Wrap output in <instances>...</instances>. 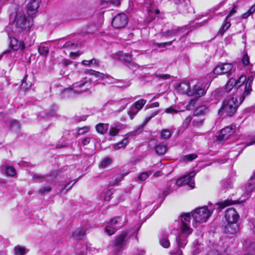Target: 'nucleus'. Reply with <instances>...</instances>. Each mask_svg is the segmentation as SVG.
<instances>
[{
	"mask_svg": "<svg viewBox=\"0 0 255 255\" xmlns=\"http://www.w3.org/2000/svg\"><path fill=\"white\" fill-rule=\"evenodd\" d=\"M231 26V23L230 21H228V19L225 20L224 21L223 25L222 27L220 28L219 31L221 35H222Z\"/></svg>",
	"mask_w": 255,
	"mask_h": 255,
	"instance_id": "37",
	"label": "nucleus"
},
{
	"mask_svg": "<svg viewBox=\"0 0 255 255\" xmlns=\"http://www.w3.org/2000/svg\"><path fill=\"white\" fill-rule=\"evenodd\" d=\"M121 129V127L119 125H116L114 127H111L109 130V134L113 137L117 135Z\"/></svg>",
	"mask_w": 255,
	"mask_h": 255,
	"instance_id": "34",
	"label": "nucleus"
},
{
	"mask_svg": "<svg viewBox=\"0 0 255 255\" xmlns=\"http://www.w3.org/2000/svg\"><path fill=\"white\" fill-rule=\"evenodd\" d=\"M167 150V145L163 143L156 144L155 147V152L159 155H163Z\"/></svg>",
	"mask_w": 255,
	"mask_h": 255,
	"instance_id": "27",
	"label": "nucleus"
},
{
	"mask_svg": "<svg viewBox=\"0 0 255 255\" xmlns=\"http://www.w3.org/2000/svg\"><path fill=\"white\" fill-rule=\"evenodd\" d=\"M128 22V18L126 14L121 13L116 15L113 19L112 25L117 29L124 27Z\"/></svg>",
	"mask_w": 255,
	"mask_h": 255,
	"instance_id": "8",
	"label": "nucleus"
},
{
	"mask_svg": "<svg viewBox=\"0 0 255 255\" xmlns=\"http://www.w3.org/2000/svg\"><path fill=\"white\" fill-rule=\"evenodd\" d=\"M192 91H193L194 92L192 96H195L196 97H201L205 94V91L204 89L200 88L199 86L197 85L193 87Z\"/></svg>",
	"mask_w": 255,
	"mask_h": 255,
	"instance_id": "30",
	"label": "nucleus"
},
{
	"mask_svg": "<svg viewBox=\"0 0 255 255\" xmlns=\"http://www.w3.org/2000/svg\"><path fill=\"white\" fill-rule=\"evenodd\" d=\"M119 229L120 227L113 226L108 223V225L105 228V232L108 235L112 236Z\"/></svg>",
	"mask_w": 255,
	"mask_h": 255,
	"instance_id": "28",
	"label": "nucleus"
},
{
	"mask_svg": "<svg viewBox=\"0 0 255 255\" xmlns=\"http://www.w3.org/2000/svg\"><path fill=\"white\" fill-rule=\"evenodd\" d=\"M248 11L249 13L252 14L255 11V4H253L250 8L249 9Z\"/></svg>",
	"mask_w": 255,
	"mask_h": 255,
	"instance_id": "64",
	"label": "nucleus"
},
{
	"mask_svg": "<svg viewBox=\"0 0 255 255\" xmlns=\"http://www.w3.org/2000/svg\"><path fill=\"white\" fill-rule=\"evenodd\" d=\"M193 245H194V250H195V251H196L197 253H198L199 251H198V242L197 241H195L194 242H193Z\"/></svg>",
	"mask_w": 255,
	"mask_h": 255,
	"instance_id": "63",
	"label": "nucleus"
},
{
	"mask_svg": "<svg viewBox=\"0 0 255 255\" xmlns=\"http://www.w3.org/2000/svg\"><path fill=\"white\" fill-rule=\"evenodd\" d=\"M242 63L245 65H248L250 64V58L247 54H245L242 59Z\"/></svg>",
	"mask_w": 255,
	"mask_h": 255,
	"instance_id": "55",
	"label": "nucleus"
},
{
	"mask_svg": "<svg viewBox=\"0 0 255 255\" xmlns=\"http://www.w3.org/2000/svg\"><path fill=\"white\" fill-rule=\"evenodd\" d=\"M10 125H11V128H13L14 127H15L16 130H18L19 129V127H20L19 123L18 121H17V120H12L10 123Z\"/></svg>",
	"mask_w": 255,
	"mask_h": 255,
	"instance_id": "52",
	"label": "nucleus"
},
{
	"mask_svg": "<svg viewBox=\"0 0 255 255\" xmlns=\"http://www.w3.org/2000/svg\"><path fill=\"white\" fill-rule=\"evenodd\" d=\"M225 217L228 222H237L239 215L234 208H230L226 210Z\"/></svg>",
	"mask_w": 255,
	"mask_h": 255,
	"instance_id": "13",
	"label": "nucleus"
},
{
	"mask_svg": "<svg viewBox=\"0 0 255 255\" xmlns=\"http://www.w3.org/2000/svg\"><path fill=\"white\" fill-rule=\"evenodd\" d=\"M122 59L125 62L129 63L131 66V68H137V65L131 62V57L129 55L125 54L122 56Z\"/></svg>",
	"mask_w": 255,
	"mask_h": 255,
	"instance_id": "33",
	"label": "nucleus"
},
{
	"mask_svg": "<svg viewBox=\"0 0 255 255\" xmlns=\"http://www.w3.org/2000/svg\"><path fill=\"white\" fill-rule=\"evenodd\" d=\"M38 52L41 55L46 56L49 53L48 47L40 46L38 48Z\"/></svg>",
	"mask_w": 255,
	"mask_h": 255,
	"instance_id": "43",
	"label": "nucleus"
},
{
	"mask_svg": "<svg viewBox=\"0 0 255 255\" xmlns=\"http://www.w3.org/2000/svg\"><path fill=\"white\" fill-rule=\"evenodd\" d=\"M150 172H143L138 176V178L140 181H144L146 179L149 175L150 174Z\"/></svg>",
	"mask_w": 255,
	"mask_h": 255,
	"instance_id": "50",
	"label": "nucleus"
},
{
	"mask_svg": "<svg viewBox=\"0 0 255 255\" xmlns=\"http://www.w3.org/2000/svg\"><path fill=\"white\" fill-rule=\"evenodd\" d=\"M32 15L26 16L23 11L16 13L14 23L16 28L26 30L30 28L33 25V18Z\"/></svg>",
	"mask_w": 255,
	"mask_h": 255,
	"instance_id": "3",
	"label": "nucleus"
},
{
	"mask_svg": "<svg viewBox=\"0 0 255 255\" xmlns=\"http://www.w3.org/2000/svg\"><path fill=\"white\" fill-rule=\"evenodd\" d=\"M90 86V83L88 82L87 81L82 82L78 84H76L74 86L75 88H82L83 87L85 86V88L84 89L81 90H75L74 91L72 89H65L62 91L61 93L60 96L62 98H69L73 97L74 95L75 92H77L78 93H81L83 92L86 91V90H88L89 87Z\"/></svg>",
	"mask_w": 255,
	"mask_h": 255,
	"instance_id": "5",
	"label": "nucleus"
},
{
	"mask_svg": "<svg viewBox=\"0 0 255 255\" xmlns=\"http://www.w3.org/2000/svg\"><path fill=\"white\" fill-rule=\"evenodd\" d=\"M193 230L187 223H181V233L176 238L177 246L179 248L173 254L175 255H181V249L184 248L187 243V238L192 233Z\"/></svg>",
	"mask_w": 255,
	"mask_h": 255,
	"instance_id": "2",
	"label": "nucleus"
},
{
	"mask_svg": "<svg viewBox=\"0 0 255 255\" xmlns=\"http://www.w3.org/2000/svg\"><path fill=\"white\" fill-rule=\"evenodd\" d=\"M27 13L29 15H32L37 12L38 8L41 0H27L26 1Z\"/></svg>",
	"mask_w": 255,
	"mask_h": 255,
	"instance_id": "12",
	"label": "nucleus"
},
{
	"mask_svg": "<svg viewBox=\"0 0 255 255\" xmlns=\"http://www.w3.org/2000/svg\"><path fill=\"white\" fill-rule=\"evenodd\" d=\"M165 112L169 114L177 113V111L174 109L172 107H170L166 109Z\"/></svg>",
	"mask_w": 255,
	"mask_h": 255,
	"instance_id": "59",
	"label": "nucleus"
},
{
	"mask_svg": "<svg viewBox=\"0 0 255 255\" xmlns=\"http://www.w3.org/2000/svg\"><path fill=\"white\" fill-rule=\"evenodd\" d=\"M157 77L162 79H168L170 78V75L168 74H159L156 76Z\"/></svg>",
	"mask_w": 255,
	"mask_h": 255,
	"instance_id": "61",
	"label": "nucleus"
},
{
	"mask_svg": "<svg viewBox=\"0 0 255 255\" xmlns=\"http://www.w3.org/2000/svg\"><path fill=\"white\" fill-rule=\"evenodd\" d=\"M192 120L191 116H188L183 122V126L184 128H187Z\"/></svg>",
	"mask_w": 255,
	"mask_h": 255,
	"instance_id": "53",
	"label": "nucleus"
},
{
	"mask_svg": "<svg viewBox=\"0 0 255 255\" xmlns=\"http://www.w3.org/2000/svg\"><path fill=\"white\" fill-rule=\"evenodd\" d=\"M221 184L223 187L226 189L230 188L232 187V184L230 180L222 181Z\"/></svg>",
	"mask_w": 255,
	"mask_h": 255,
	"instance_id": "49",
	"label": "nucleus"
},
{
	"mask_svg": "<svg viewBox=\"0 0 255 255\" xmlns=\"http://www.w3.org/2000/svg\"><path fill=\"white\" fill-rule=\"evenodd\" d=\"M4 170L7 176H14L16 174V171L13 167L6 166Z\"/></svg>",
	"mask_w": 255,
	"mask_h": 255,
	"instance_id": "38",
	"label": "nucleus"
},
{
	"mask_svg": "<svg viewBox=\"0 0 255 255\" xmlns=\"http://www.w3.org/2000/svg\"><path fill=\"white\" fill-rule=\"evenodd\" d=\"M122 221V218L120 216L116 217L112 219L108 223L113 226L120 227V229L121 226H119V223Z\"/></svg>",
	"mask_w": 255,
	"mask_h": 255,
	"instance_id": "36",
	"label": "nucleus"
},
{
	"mask_svg": "<svg viewBox=\"0 0 255 255\" xmlns=\"http://www.w3.org/2000/svg\"><path fill=\"white\" fill-rule=\"evenodd\" d=\"M179 30L178 28H173L170 30H168L162 33V35L165 37L171 36L176 35Z\"/></svg>",
	"mask_w": 255,
	"mask_h": 255,
	"instance_id": "35",
	"label": "nucleus"
},
{
	"mask_svg": "<svg viewBox=\"0 0 255 255\" xmlns=\"http://www.w3.org/2000/svg\"><path fill=\"white\" fill-rule=\"evenodd\" d=\"M86 231L83 229H78L72 233V236L76 240H82L86 235Z\"/></svg>",
	"mask_w": 255,
	"mask_h": 255,
	"instance_id": "31",
	"label": "nucleus"
},
{
	"mask_svg": "<svg viewBox=\"0 0 255 255\" xmlns=\"http://www.w3.org/2000/svg\"><path fill=\"white\" fill-rule=\"evenodd\" d=\"M128 232L125 231L116 236L114 241V250L117 253L123 251L124 247L127 245L126 238Z\"/></svg>",
	"mask_w": 255,
	"mask_h": 255,
	"instance_id": "7",
	"label": "nucleus"
},
{
	"mask_svg": "<svg viewBox=\"0 0 255 255\" xmlns=\"http://www.w3.org/2000/svg\"><path fill=\"white\" fill-rule=\"evenodd\" d=\"M90 139H91V138L89 137H85V138H84L82 141L83 145H86L88 144V143H89L90 142Z\"/></svg>",
	"mask_w": 255,
	"mask_h": 255,
	"instance_id": "62",
	"label": "nucleus"
},
{
	"mask_svg": "<svg viewBox=\"0 0 255 255\" xmlns=\"http://www.w3.org/2000/svg\"><path fill=\"white\" fill-rule=\"evenodd\" d=\"M179 91L183 94H186L189 96H192L193 91L190 89V84L188 82H182L178 86Z\"/></svg>",
	"mask_w": 255,
	"mask_h": 255,
	"instance_id": "17",
	"label": "nucleus"
},
{
	"mask_svg": "<svg viewBox=\"0 0 255 255\" xmlns=\"http://www.w3.org/2000/svg\"><path fill=\"white\" fill-rule=\"evenodd\" d=\"M191 216L192 215H190V213L185 214L181 217V223H189L191 220Z\"/></svg>",
	"mask_w": 255,
	"mask_h": 255,
	"instance_id": "47",
	"label": "nucleus"
},
{
	"mask_svg": "<svg viewBox=\"0 0 255 255\" xmlns=\"http://www.w3.org/2000/svg\"><path fill=\"white\" fill-rule=\"evenodd\" d=\"M208 112V108L204 105L197 107L194 112V116L198 117L203 116Z\"/></svg>",
	"mask_w": 255,
	"mask_h": 255,
	"instance_id": "25",
	"label": "nucleus"
},
{
	"mask_svg": "<svg viewBox=\"0 0 255 255\" xmlns=\"http://www.w3.org/2000/svg\"><path fill=\"white\" fill-rule=\"evenodd\" d=\"M240 230L239 225L237 222H228L224 228V232L226 234H235Z\"/></svg>",
	"mask_w": 255,
	"mask_h": 255,
	"instance_id": "16",
	"label": "nucleus"
},
{
	"mask_svg": "<svg viewBox=\"0 0 255 255\" xmlns=\"http://www.w3.org/2000/svg\"><path fill=\"white\" fill-rule=\"evenodd\" d=\"M14 250L15 255H24L25 254V249L20 246H16Z\"/></svg>",
	"mask_w": 255,
	"mask_h": 255,
	"instance_id": "41",
	"label": "nucleus"
},
{
	"mask_svg": "<svg viewBox=\"0 0 255 255\" xmlns=\"http://www.w3.org/2000/svg\"><path fill=\"white\" fill-rule=\"evenodd\" d=\"M159 113V110H155L152 112L149 116L145 117L143 123L142 125H140L137 128V130H140V131L143 129V127L146 125V124L149 121L150 119L154 117L156 115H157Z\"/></svg>",
	"mask_w": 255,
	"mask_h": 255,
	"instance_id": "26",
	"label": "nucleus"
},
{
	"mask_svg": "<svg viewBox=\"0 0 255 255\" xmlns=\"http://www.w3.org/2000/svg\"><path fill=\"white\" fill-rule=\"evenodd\" d=\"M176 184L178 187L184 185L183 178L178 179L176 182Z\"/></svg>",
	"mask_w": 255,
	"mask_h": 255,
	"instance_id": "60",
	"label": "nucleus"
},
{
	"mask_svg": "<svg viewBox=\"0 0 255 255\" xmlns=\"http://www.w3.org/2000/svg\"><path fill=\"white\" fill-rule=\"evenodd\" d=\"M171 135L170 131L168 129H163L160 133V136L162 138L164 139H169Z\"/></svg>",
	"mask_w": 255,
	"mask_h": 255,
	"instance_id": "42",
	"label": "nucleus"
},
{
	"mask_svg": "<svg viewBox=\"0 0 255 255\" xmlns=\"http://www.w3.org/2000/svg\"><path fill=\"white\" fill-rule=\"evenodd\" d=\"M159 243L161 246L164 248L170 247V242L168 239V234L166 232H162L159 237Z\"/></svg>",
	"mask_w": 255,
	"mask_h": 255,
	"instance_id": "21",
	"label": "nucleus"
},
{
	"mask_svg": "<svg viewBox=\"0 0 255 255\" xmlns=\"http://www.w3.org/2000/svg\"><path fill=\"white\" fill-rule=\"evenodd\" d=\"M204 121V119H199L198 117H196L193 120V126L195 127H200L203 124Z\"/></svg>",
	"mask_w": 255,
	"mask_h": 255,
	"instance_id": "40",
	"label": "nucleus"
},
{
	"mask_svg": "<svg viewBox=\"0 0 255 255\" xmlns=\"http://www.w3.org/2000/svg\"><path fill=\"white\" fill-rule=\"evenodd\" d=\"M172 192V190H171L170 186L169 187H168L167 188H166L163 191L162 194H163L164 198L166 197L168 195H169Z\"/></svg>",
	"mask_w": 255,
	"mask_h": 255,
	"instance_id": "58",
	"label": "nucleus"
},
{
	"mask_svg": "<svg viewBox=\"0 0 255 255\" xmlns=\"http://www.w3.org/2000/svg\"><path fill=\"white\" fill-rule=\"evenodd\" d=\"M254 75H251L249 77L245 85H242L241 87V89L244 90V92L240 97L241 102H243L245 99L246 97L249 96L252 91V84L254 80V76H255V72H254Z\"/></svg>",
	"mask_w": 255,
	"mask_h": 255,
	"instance_id": "9",
	"label": "nucleus"
},
{
	"mask_svg": "<svg viewBox=\"0 0 255 255\" xmlns=\"http://www.w3.org/2000/svg\"><path fill=\"white\" fill-rule=\"evenodd\" d=\"M197 157V155L196 154H190L188 155H185L183 159L185 161H190L195 159Z\"/></svg>",
	"mask_w": 255,
	"mask_h": 255,
	"instance_id": "44",
	"label": "nucleus"
},
{
	"mask_svg": "<svg viewBox=\"0 0 255 255\" xmlns=\"http://www.w3.org/2000/svg\"><path fill=\"white\" fill-rule=\"evenodd\" d=\"M238 8V6L237 5H234L232 9H231L228 15L226 16V19H228L230 17L232 16L234 13H235L237 11V9Z\"/></svg>",
	"mask_w": 255,
	"mask_h": 255,
	"instance_id": "56",
	"label": "nucleus"
},
{
	"mask_svg": "<svg viewBox=\"0 0 255 255\" xmlns=\"http://www.w3.org/2000/svg\"><path fill=\"white\" fill-rule=\"evenodd\" d=\"M235 132V126L227 127L220 131V134L217 136L219 141L225 140L228 139Z\"/></svg>",
	"mask_w": 255,
	"mask_h": 255,
	"instance_id": "11",
	"label": "nucleus"
},
{
	"mask_svg": "<svg viewBox=\"0 0 255 255\" xmlns=\"http://www.w3.org/2000/svg\"><path fill=\"white\" fill-rule=\"evenodd\" d=\"M191 214H192V217L196 222L204 223L207 221L212 213L208 210L207 207L204 206L196 208Z\"/></svg>",
	"mask_w": 255,
	"mask_h": 255,
	"instance_id": "4",
	"label": "nucleus"
},
{
	"mask_svg": "<svg viewBox=\"0 0 255 255\" xmlns=\"http://www.w3.org/2000/svg\"><path fill=\"white\" fill-rule=\"evenodd\" d=\"M58 176L57 171H53L49 174H46L44 176H40L37 174H35L33 176V178H37L39 179H44L47 181L53 182L55 181V179Z\"/></svg>",
	"mask_w": 255,
	"mask_h": 255,
	"instance_id": "18",
	"label": "nucleus"
},
{
	"mask_svg": "<svg viewBox=\"0 0 255 255\" xmlns=\"http://www.w3.org/2000/svg\"><path fill=\"white\" fill-rule=\"evenodd\" d=\"M10 46L13 50H23L25 48V43L23 41H19L14 37L10 38Z\"/></svg>",
	"mask_w": 255,
	"mask_h": 255,
	"instance_id": "19",
	"label": "nucleus"
},
{
	"mask_svg": "<svg viewBox=\"0 0 255 255\" xmlns=\"http://www.w3.org/2000/svg\"><path fill=\"white\" fill-rule=\"evenodd\" d=\"M233 204V201L229 200H226L223 202L220 203L219 207L221 209L224 208L226 206Z\"/></svg>",
	"mask_w": 255,
	"mask_h": 255,
	"instance_id": "51",
	"label": "nucleus"
},
{
	"mask_svg": "<svg viewBox=\"0 0 255 255\" xmlns=\"http://www.w3.org/2000/svg\"><path fill=\"white\" fill-rule=\"evenodd\" d=\"M113 194V191L112 189L108 190L104 193V199L105 201H109L112 195Z\"/></svg>",
	"mask_w": 255,
	"mask_h": 255,
	"instance_id": "46",
	"label": "nucleus"
},
{
	"mask_svg": "<svg viewBox=\"0 0 255 255\" xmlns=\"http://www.w3.org/2000/svg\"><path fill=\"white\" fill-rule=\"evenodd\" d=\"M112 159L109 157H105L102 159L99 164L100 168L104 169L108 167L112 163Z\"/></svg>",
	"mask_w": 255,
	"mask_h": 255,
	"instance_id": "32",
	"label": "nucleus"
},
{
	"mask_svg": "<svg viewBox=\"0 0 255 255\" xmlns=\"http://www.w3.org/2000/svg\"><path fill=\"white\" fill-rule=\"evenodd\" d=\"M81 63L84 65H90L94 64L98 66L99 64V60L96 59H92L90 60H83Z\"/></svg>",
	"mask_w": 255,
	"mask_h": 255,
	"instance_id": "39",
	"label": "nucleus"
},
{
	"mask_svg": "<svg viewBox=\"0 0 255 255\" xmlns=\"http://www.w3.org/2000/svg\"><path fill=\"white\" fill-rule=\"evenodd\" d=\"M109 127L108 124L100 123L97 125L96 129L98 133L103 134L108 130Z\"/></svg>",
	"mask_w": 255,
	"mask_h": 255,
	"instance_id": "29",
	"label": "nucleus"
},
{
	"mask_svg": "<svg viewBox=\"0 0 255 255\" xmlns=\"http://www.w3.org/2000/svg\"><path fill=\"white\" fill-rule=\"evenodd\" d=\"M196 172L195 171L191 172L189 174L182 177L184 184L185 185H188L192 188L194 187V181L193 178L195 176Z\"/></svg>",
	"mask_w": 255,
	"mask_h": 255,
	"instance_id": "22",
	"label": "nucleus"
},
{
	"mask_svg": "<svg viewBox=\"0 0 255 255\" xmlns=\"http://www.w3.org/2000/svg\"><path fill=\"white\" fill-rule=\"evenodd\" d=\"M77 181V180H73V181H72L71 182H70L69 183H68V184L64 185L63 186H62L61 187V192H62L64 191V190L65 189H66L67 187L68 186H69L71 182H73V183L72 184V185L69 187V188L67 189L66 190L65 193L67 192Z\"/></svg>",
	"mask_w": 255,
	"mask_h": 255,
	"instance_id": "48",
	"label": "nucleus"
},
{
	"mask_svg": "<svg viewBox=\"0 0 255 255\" xmlns=\"http://www.w3.org/2000/svg\"><path fill=\"white\" fill-rule=\"evenodd\" d=\"M246 80V77L244 75L241 76L240 78L236 80V87H237V94H239L238 98L240 99V97L244 92V90L241 89V87L242 85H245V82Z\"/></svg>",
	"mask_w": 255,
	"mask_h": 255,
	"instance_id": "20",
	"label": "nucleus"
},
{
	"mask_svg": "<svg viewBox=\"0 0 255 255\" xmlns=\"http://www.w3.org/2000/svg\"><path fill=\"white\" fill-rule=\"evenodd\" d=\"M242 103L241 101L238 102L237 98L232 97L231 99L225 100L218 111V114L220 116L225 115L231 117L236 113L237 109Z\"/></svg>",
	"mask_w": 255,
	"mask_h": 255,
	"instance_id": "1",
	"label": "nucleus"
},
{
	"mask_svg": "<svg viewBox=\"0 0 255 255\" xmlns=\"http://www.w3.org/2000/svg\"><path fill=\"white\" fill-rule=\"evenodd\" d=\"M236 79L234 78H231L227 82L225 87L222 90H219L218 93L220 95H222V93L224 91L226 93L230 92L234 87H236Z\"/></svg>",
	"mask_w": 255,
	"mask_h": 255,
	"instance_id": "23",
	"label": "nucleus"
},
{
	"mask_svg": "<svg viewBox=\"0 0 255 255\" xmlns=\"http://www.w3.org/2000/svg\"><path fill=\"white\" fill-rule=\"evenodd\" d=\"M139 132L137 130L135 131L134 132L128 133L126 135L125 138L121 141L118 142L114 145V148L116 150H119L120 148H125L127 144L129 143L128 137L130 136L134 135L136 133H138Z\"/></svg>",
	"mask_w": 255,
	"mask_h": 255,
	"instance_id": "15",
	"label": "nucleus"
},
{
	"mask_svg": "<svg viewBox=\"0 0 255 255\" xmlns=\"http://www.w3.org/2000/svg\"><path fill=\"white\" fill-rule=\"evenodd\" d=\"M89 130V128L88 127H84L82 128H79L78 130V133L79 134H83L88 132Z\"/></svg>",
	"mask_w": 255,
	"mask_h": 255,
	"instance_id": "54",
	"label": "nucleus"
},
{
	"mask_svg": "<svg viewBox=\"0 0 255 255\" xmlns=\"http://www.w3.org/2000/svg\"><path fill=\"white\" fill-rule=\"evenodd\" d=\"M173 41L166 42H163V43H156L155 45H157V46L159 48L165 47L167 45H171Z\"/></svg>",
	"mask_w": 255,
	"mask_h": 255,
	"instance_id": "57",
	"label": "nucleus"
},
{
	"mask_svg": "<svg viewBox=\"0 0 255 255\" xmlns=\"http://www.w3.org/2000/svg\"><path fill=\"white\" fill-rule=\"evenodd\" d=\"M146 103V100L140 99L133 104L128 111V114L131 119L134 118L138 112L143 107Z\"/></svg>",
	"mask_w": 255,
	"mask_h": 255,
	"instance_id": "10",
	"label": "nucleus"
},
{
	"mask_svg": "<svg viewBox=\"0 0 255 255\" xmlns=\"http://www.w3.org/2000/svg\"><path fill=\"white\" fill-rule=\"evenodd\" d=\"M51 187L49 186L43 187L40 188L38 190V192L40 194H45L51 191Z\"/></svg>",
	"mask_w": 255,
	"mask_h": 255,
	"instance_id": "45",
	"label": "nucleus"
},
{
	"mask_svg": "<svg viewBox=\"0 0 255 255\" xmlns=\"http://www.w3.org/2000/svg\"><path fill=\"white\" fill-rule=\"evenodd\" d=\"M170 4L176 6L179 12L184 13L187 11V3L185 0H168Z\"/></svg>",
	"mask_w": 255,
	"mask_h": 255,
	"instance_id": "14",
	"label": "nucleus"
},
{
	"mask_svg": "<svg viewBox=\"0 0 255 255\" xmlns=\"http://www.w3.org/2000/svg\"><path fill=\"white\" fill-rule=\"evenodd\" d=\"M235 71L234 66L231 63H221L215 67L213 72L216 75L227 74V76H231Z\"/></svg>",
	"mask_w": 255,
	"mask_h": 255,
	"instance_id": "6",
	"label": "nucleus"
},
{
	"mask_svg": "<svg viewBox=\"0 0 255 255\" xmlns=\"http://www.w3.org/2000/svg\"><path fill=\"white\" fill-rule=\"evenodd\" d=\"M84 73L86 75L94 76L96 78L101 80L108 77L107 75L92 69H86L84 71Z\"/></svg>",
	"mask_w": 255,
	"mask_h": 255,
	"instance_id": "24",
	"label": "nucleus"
}]
</instances>
